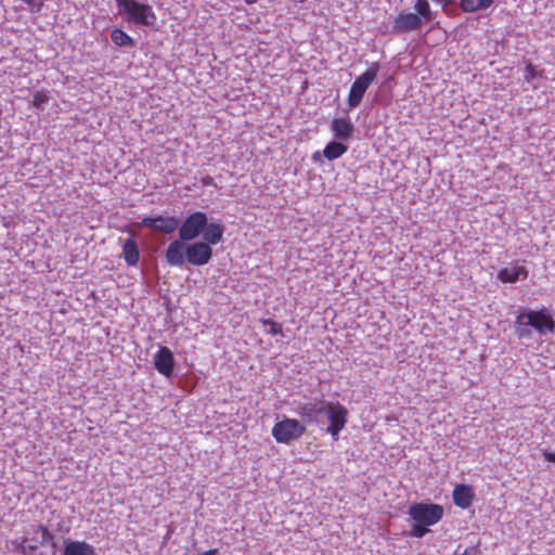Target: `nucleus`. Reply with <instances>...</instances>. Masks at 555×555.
<instances>
[{
  "label": "nucleus",
  "mask_w": 555,
  "mask_h": 555,
  "mask_svg": "<svg viewBox=\"0 0 555 555\" xmlns=\"http://www.w3.org/2000/svg\"><path fill=\"white\" fill-rule=\"evenodd\" d=\"M443 507L434 503H414L409 508V515L413 519L410 534L414 538H423L429 532V526L439 522L443 517Z\"/></svg>",
  "instance_id": "f257e3e1"
},
{
  "label": "nucleus",
  "mask_w": 555,
  "mask_h": 555,
  "mask_svg": "<svg viewBox=\"0 0 555 555\" xmlns=\"http://www.w3.org/2000/svg\"><path fill=\"white\" fill-rule=\"evenodd\" d=\"M51 545L52 550L56 547L54 535L44 525L35 526L29 531V537L24 538L16 547V551L23 555H44L39 552V547Z\"/></svg>",
  "instance_id": "f03ea898"
},
{
  "label": "nucleus",
  "mask_w": 555,
  "mask_h": 555,
  "mask_svg": "<svg viewBox=\"0 0 555 555\" xmlns=\"http://www.w3.org/2000/svg\"><path fill=\"white\" fill-rule=\"evenodd\" d=\"M119 14L126 15V21L143 26H154L156 15L153 8L135 0H116Z\"/></svg>",
  "instance_id": "7ed1b4c3"
},
{
  "label": "nucleus",
  "mask_w": 555,
  "mask_h": 555,
  "mask_svg": "<svg viewBox=\"0 0 555 555\" xmlns=\"http://www.w3.org/2000/svg\"><path fill=\"white\" fill-rule=\"evenodd\" d=\"M319 412L326 414L330 422L326 428V433L331 435L333 441H337L339 438V433L346 427L348 423L349 412L347 408L338 401L327 402L321 403Z\"/></svg>",
  "instance_id": "20e7f679"
},
{
  "label": "nucleus",
  "mask_w": 555,
  "mask_h": 555,
  "mask_svg": "<svg viewBox=\"0 0 555 555\" xmlns=\"http://www.w3.org/2000/svg\"><path fill=\"white\" fill-rule=\"evenodd\" d=\"M307 431V427L297 418L285 417L272 427V437L278 443L291 444Z\"/></svg>",
  "instance_id": "39448f33"
},
{
  "label": "nucleus",
  "mask_w": 555,
  "mask_h": 555,
  "mask_svg": "<svg viewBox=\"0 0 555 555\" xmlns=\"http://www.w3.org/2000/svg\"><path fill=\"white\" fill-rule=\"evenodd\" d=\"M379 64L373 63L361 76H359L351 85L348 105L354 108L360 105L363 95L370 85L377 78L379 72Z\"/></svg>",
  "instance_id": "423d86ee"
},
{
  "label": "nucleus",
  "mask_w": 555,
  "mask_h": 555,
  "mask_svg": "<svg viewBox=\"0 0 555 555\" xmlns=\"http://www.w3.org/2000/svg\"><path fill=\"white\" fill-rule=\"evenodd\" d=\"M207 219L206 214L202 211L189 214L181 223L179 222V237L186 242L194 241L207 228Z\"/></svg>",
  "instance_id": "0eeeda50"
},
{
  "label": "nucleus",
  "mask_w": 555,
  "mask_h": 555,
  "mask_svg": "<svg viewBox=\"0 0 555 555\" xmlns=\"http://www.w3.org/2000/svg\"><path fill=\"white\" fill-rule=\"evenodd\" d=\"M214 251L203 241L186 242V260L189 264L201 267L207 264L212 258Z\"/></svg>",
  "instance_id": "6e6552de"
},
{
  "label": "nucleus",
  "mask_w": 555,
  "mask_h": 555,
  "mask_svg": "<svg viewBox=\"0 0 555 555\" xmlns=\"http://www.w3.org/2000/svg\"><path fill=\"white\" fill-rule=\"evenodd\" d=\"M142 224L154 231L171 234L179 228V219L177 217H145L142 220Z\"/></svg>",
  "instance_id": "1a4fd4ad"
},
{
  "label": "nucleus",
  "mask_w": 555,
  "mask_h": 555,
  "mask_svg": "<svg viewBox=\"0 0 555 555\" xmlns=\"http://www.w3.org/2000/svg\"><path fill=\"white\" fill-rule=\"evenodd\" d=\"M524 320H526L527 325H531L541 335L554 332L555 322L552 314H518V321L522 323Z\"/></svg>",
  "instance_id": "9d476101"
},
{
  "label": "nucleus",
  "mask_w": 555,
  "mask_h": 555,
  "mask_svg": "<svg viewBox=\"0 0 555 555\" xmlns=\"http://www.w3.org/2000/svg\"><path fill=\"white\" fill-rule=\"evenodd\" d=\"M423 25L422 17L416 13L401 12L393 22L392 30L397 34H404L417 30Z\"/></svg>",
  "instance_id": "9b49d317"
},
{
  "label": "nucleus",
  "mask_w": 555,
  "mask_h": 555,
  "mask_svg": "<svg viewBox=\"0 0 555 555\" xmlns=\"http://www.w3.org/2000/svg\"><path fill=\"white\" fill-rule=\"evenodd\" d=\"M166 260L170 266L183 267L186 260V241L180 237L172 241L166 250Z\"/></svg>",
  "instance_id": "f8f14e48"
},
{
  "label": "nucleus",
  "mask_w": 555,
  "mask_h": 555,
  "mask_svg": "<svg viewBox=\"0 0 555 555\" xmlns=\"http://www.w3.org/2000/svg\"><path fill=\"white\" fill-rule=\"evenodd\" d=\"M155 369L166 377H170L173 372L175 358L168 347H160L154 356Z\"/></svg>",
  "instance_id": "ddd939ff"
},
{
  "label": "nucleus",
  "mask_w": 555,
  "mask_h": 555,
  "mask_svg": "<svg viewBox=\"0 0 555 555\" xmlns=\"http://www.w3.org/2000/svg\"><path fill=\"white\" fill-rule=\"evenodd\" d=\"M452 498L457 507L466 509L472 506L475 492L472 486L460 483L454 487Z\"/></svg>",
  "instance_id": "4468645a"
},
{
  "label": "nucleus",
  "mask_w": 555,
  "mask_h": 555,
  "mask_svg": "<svg viewBox=\"0 0 555 555\" xmlns=\"http://www.w3.org/2000/svg\"><path fill=\"white\" fill-rule=\"evenodd\" d=\"M335 139L339 141L349 140L354 131V127L349 118H334L331 124Z\"/></svg>",
  "instance_id": "2eb2a0df"
},
{
  "label": "nucleus",
  "mask_w": 555,
  "mask_h": 555,
  "mask_svg": "<svg viewBox=\"0 0 555 555\" xmlns=\"http://www.w3.org/2000/svg\"><path fill=\"white\" fill-rule=\"evenodd\" d=\"M528 276V270L522 266L511 264L501 269L498 273V279L503 283H514L519 280H525Z\"/></svg>",
  "instance_id": "dca6fc26"
},
{
  "label": "nucleus",
  "mask_w": 555,
  "mask_h": 555,
  "mask_svg": "<svg viewBox=\"0 0 555 555\" xmlns=\"http://www.w3.org/2000/svg\"><path fill=\"white\" fill-rule=\"evenodd\" d=\"M94 547L86 541H65L63 555H94Z\"/></svg>",
  "instance_id": "f3484780"
},
{
  "label": "nucleus",
  "mask_w": 555,
  "mask_h": 555,
  "mask_svg": "<svg viewBox=\"0 0 555 555\" xmlns=\"http://www.w3.org/2000/svg\"><path fill=\"white\" fill-rule=\"evenodd\" d=\"M224 227L220 223H208L207 228L203 231V242L208 246L216 245L222 241Z\"/></svg>",
  "instance_id": "a211bd4d"
},
{
  "label": "nucleus",
  "mask_w": 555,
  "mask_h": 555,
  "mask_svg": "<svg viewBox=\"0 0 555 555\" xmlns=\"http://www.w3.org/2000/svg\"><path fill=\"white\" fill-rule=\"evenodd\" d=\"M125 261L129 266H135L140 259V253L137 242L133 238H127L122 246Z\"/></svg>",
  "instance_id": "6ab92c4d"
},
{
  "label": "nucleus",
  "mask_w": 555,
  "mask_h": 555,
  "mask_svg": "<svg viewBox=\"0 0 555 555\" xmlns=\"http://www.w3.org/2000/svg\"><path fill=\"white\" fill-rule=\"evenodd\" d=\"M348 150V146L346 144H344L343 142H337V141H333V142H330L324 151H323V155L328 159V160H334L338 157H340L344 153H346Z\"/></svg>",
  "instance_id": "aec40b11"
},
{
  "label": "nucleus",
  "mask_w": 555,
  "mask_h": 555,
  "mask_svg": "<svg viewBox=\"0 0 555 555\" xmlns=\"http://www.w3.org/2000/svg\"><path fill=\"white\" fill-rule=\"evenodd\" d=\"M493 0H461L460 7L464 12H476L485 10L492 4Z\"/></svg>",
  "instance_id": "412c9836"
},
{
  "label": "nucleus",
  "mask_w": 555,
  "mask_h": 555,
  "mask_svg": "<svg viewBox=\"0 0 555 555\" xmlns=\"http://www.w3.org/2000/svg\"><path fill=\"white\" fill-rule=\"evenodd\" d=\"M320 405L318 402H306L299 406L297 413L304 421L311 422L314 420L315 414H321L319 412Z\"/></svg>",
  "instance_id": "4be33fe9"
},
{
  "label": "nucleus",
  "mask_w": 555,
  "mask_h": 555,
  "mask_svg": "<svg viewBox=\"0 0 555 555\" xmlns=\"http://www.w3.org/2000/svg\"><path fill=\"white\" fill-rule=\"evenodd\" d=\"M416 14L422 17L423 23H429L435 18L427 0H417L415 3Z\"/></svg>",
  "instance_id": "5701e85b"
},
{
  "label": "nucleus",
  "mask_w": 555,
  "mask_h": 555,
  "mask_svg": "<svg viewBox=\"0 0 555 555\" xmlns=\"http://www.w3.org/2000/svg\"><path fill=\"white\" fill-rule=\"evenodd\" d=\"M112 41L118 47H133L134 40L121 29H113L111 33Z\"/></svg>",
  "instance_id": "b1692460"
},
{
  "label": "nucleus",
  "mask_w": 555,
  "mask_h": 555,
  "mask_svg": "<svg viewBox=\"0 0 555 555\" xmlns=\"http://www.w3.org/2000/svg\"><path fill=\"white\" fill-rule=\"evenodd\" d=\"M263 327H264V332L271 336H275L278 334H282V324L281 323H278V322H274L270 319H261L260 320Z\"/></svg>",
  "instance_id": "393cba45"
},
{
  "label": "nucleus",
  "mask_w": 555,
  "mask_h": 555,
  "mask_svg": "<svg viewBox=\"0 0 555 555\" xmlns=\"http://www.w3.org/2000/svg\"><path fill=\"white\" fill-rule=\"evenodd\" d=\"M517 324H518V326H517L516 333H517L518 337L519 338L530 337V335H531L530 326L531 325H527L526 320H524L522 323H520L517 320Z\"/></svg>",
  "instance_id": "a878e982"
},
{
  "label": "nucleus",
  "mask_w": 555,
  "mask_h": 555,
  "mask_svg": "<svg viewBox=\"0 0 555 555\" xmlns=\"http://www.w3.org/2000/svg\"><path fill=\"white\" fill-rule=\"evenodd\" d=\"M49 101L48 95L42 92H36L33 100V105L37 108H42V106Z\"/></svg>",
  "instance_id": "bb28decb"
},
{
  "label": "nucleus",
  "mask_w": 555,
  "mask_h": 555,
  "mask_svg": "<svg viewBox=\"0 0 555 555\" xmlns=\"http://www.w3.org/2000/svg\"><path fill=\"white\" fill-rule=\"evenodd\" d=\"M29 7H31L33 12H40L42 9V3L39 0H22Z\"/></svg>",
  "instance_id": "cd10ccee"
},
{
  "label": "nucleus",
  "mask_w": 555,
  "mask_h": 555,
  "mask_svg": "<svg viewBox=\"0 0 555 555\" xmlns=\"http://www.w3.org/2000/svg\"><path fill=\"white\" fill-rule=\"evenodd\" d=\"M525 73V79L528 81L535 76L534 67L531 64L526 66Z\"/></svg>",
  "instance_id": "c85d7f7f"
},
{
  "label": "nucleus",
  "mask_w": 555,
  "mask_h": 555,
  "mask_svg": "<svg viewBox=\"0 0 555 555\" xmlns=\"http://www.w3.org/2000/svg\"><path fill=\"white\" fill-rule=\"evenodd\" d=\"M544 459L551 463H555V453L551 451L543 452Z\"/></svg>",
  "instance_id": "c756f323"
},
{
  "label": "nucleus",
  "mask_w": 555,
  "mask_h": 555,
  "mask_svg": "<svg viewBox=\"0 0 555 555\" xmlns=\"http://www.w3.org/2000/svg\"><path fill=\"white\" fill-rule=\"evenodd\" d=\"M478 551V546L466 547L462 555H476Z\"/></svg>",
  "instance_id": "7c9ffc66"
},
{
  "label": "nucleus",
  "mask_w": 555,
  "mask_h": 555,
  "mask_svg": "<svg viewBox=\"0 0 555 555\" xmlns=\"http://www.w3.org/2000/svg\"><path fill=\"white\" fill-rule=\"evenodd\" d=\"M433 1L441 4L443 9H446L447 7H449L455 2V0H433Z\"/></svg>",
  "instance_id": "2f4dec72"
},
{
  "label": "nucleus",
  "mask_w": 555,
  "mask_h": 555,
  "mask_svg": "<svg viewBox=\"0 0 555 555\" xmlns=\"http://www.w3.org/2000/svg\"><path fill=\"white\" fill-rule=\"evenodd\" d=\"M202 183H203V185H211V184H214V179L210 176H206V177L202 178Z\"/></svg>",
  "instance_id": "473e14b6"
},
{
  "label": "nucleus",
  "mask_w": 555,
  "mask_h": 555,
  "mask_svg": "<svg viewBox=\"0 0 555 555\" xmlns=\"http://www.w3.org/2000/svg\"><path fill=\"white\" fill-rule=\"evenodd\" d=\"M539 312H540V313H543V312H544V310H540Z\"/></svg>",
  "instance_id": "72a5a7b5"
}]
</instances>
